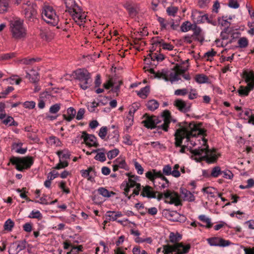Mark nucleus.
Masks as SVG:
<instances>
[{
    "label": "nucleus",
    "instance_id": "72a5a7b5",
    "mask_svg": "<svg viewBox=\"0 0 254 254\" xmlns=\"http://www.w3.org/2000/svg\"><path fill=\"white\" fill-rule=\"evenodd\" d=\"M146 105L148 110L153 111L158 108L159 104L157 101L151 100L148 101Z\"/></svg>",
    "mask_w": 254,
    "mask_h": 254
},
{
    "label": "nucleus",
    "instance_id": "79ce46f5",
    "mask_svg": "<svg viewBox=\"0 0 254 254\" xmlns=\"http://www.w3.org/2000/svg\"><path fill=\"white\" fill-rule=\"evenodd\" d=\"M227 17L223 16L222 18L218 17V24L221 25L222 26L225 27V28H230V22L228 21L227 19H224V18Z\"/></svg>",
    "mask_w": 254,
    "mask_h": 254
},
{
    "label": "nucleus",
    "instance_id": "864d4df0",
    "mask_svg": "<svg viewBox=\"0 0 254 254\" xmlns=\"http://www.w3.org/2000/svg\"><path fill=\"white\" fill-rule=\"evenodd\" d=\"M105 216L106 217V219L107 218H109V221H117V218L116 217V215L115 214V211H108L106 213Z\"/></svg>",
    "mask_w": 254,
    "mask_h": 254
},
{
    "label": "nucleus",
    "instance_id": "69168bd1",
    "mask_svg": "<svg viewBox=\"0 0 254 254\" xmlns=\"http://www.w3.org/2000/svg\"><path fill=\"white\" fill-rule=\"evenodd\" d=\"M188 93V90L186 88H183L175 90L174 94L177 96H185Z\"/></svg>",
    "mask_w": 254,
    "mask_h": 254
},
{
    "label": "nucleus",
    "instance_id": "0eeeda50",
    "mask_svg": "<svg viewBox=\"0 0 254 254\" xmlns=\"http://www.w3.org/2000/svg\"><path fill=\"white\" fill-rule=\"evenodd\" d=\"M66 12H68L72 17L75 22L81 25L85 22L86 15L82 12L81 8L78 5L76 1L74 4H71L69 8H66Z\"/></svg>",
    "mask_w": 254,
    "mask_h": 254
},
{
    "label": "nucleus",
    "instance_id": "c756f323",
    "mask_svg": "<svg viewBox=\"0 0 254 254\" xmlns=\"http://www.w3.org/2000/svg\"><path fill=\"white\" fill-rule=\"evenodd\" d=\"M181 193L184 195V199L186 200L192 201L195 199L193 194L186 189L182 190Z\"/></svg>",
    "mask_w": 254,
    "mask_h": 254
},
{
    "label": "nucleus",
    "instance_id": "20e7f679",
    "mask_svg": "<svg viewBox=\"0 0 254 254\" xmlns=\"http://www.w3.org/2000/svg\"><path fill=\"white\" fill-rule=\"evenodd\" d=\"M10 163L15 166V168L19 171L29 169L34 163V158L32 156L17 157L12 156L10 158Z\"/></svg>",
    "mask_w": 254,
    "mask_h": 254
},
{
    "label": "nucleus",
    "instance_id": "ea45409f",
    "mask_svg": "<svg viewBox=\"0 0 254 254\" xmlns=\"http://www.w3.org/2000/svg\"><path fill=\"white\" fill-rule=\"evenodd\" d=\"M193 25L191 24L189 21H186L184 22L181 26V30L182 32H186L190 30H192L193 27Z\"/></svg>",
    "mask_w": 254,
    "mask_h": 254
},
{
    "label": "nucleus",
    "instance_id": "2f4dec72",
    "mask_svg": "<svg viewBox=\"0 0 254 254\" xmlns=\"http://www.w3.org/2000/svg\"><path fill=\"white\" fill-rule=\"evenodd\" d=\"M41 60L40 58H23L19 61L20 64L25 65H30L33 63L39 62Z\"/></svg>",
    "mask_w": 254,
    "mask_h": 254
},
{
    "label": "nucleus",
    "instance_id": "7c9ffc66",
    "mask_svg": "<svg viewBox=\"0 0 254 254\" xmlns=\"http://www.w3.org/2000/svg\"><path fill=\"white\" fill-rule=\"evenodd\" d=\"M194 16L196 17V21L198 23H204L208 19V14H203L202 12H198L194 13Z\"/></svg>",
    "mask_w": 254,
    "mask_h": 254
},
{
    "label": "nucleus",
    "instance_id": "4c0bfd02",
    "mask_svg": "<svg viewBox=\"0 0 254 254\" xmlns=\"http://www.w3.org/2000/svg\"><path fill=\"white\" fill-rule=\"evenodd\" d=\"M221 174V168L218 166L213 167L210 172V175L213 178H218Z\"/></svg>",
    "mask_w": 254,
    "mask_h": 254
},
{
    "label": "nucleus",
    "instance_id": "a878e982",
    "mask_svg": "<svg viewBox=\"0 0 254 254\" xmlns=\"http://www.w3.org/2000/svg\"><path fill=\"white\" fill-rule=\"evenodd\" d=\"M59 160L66 161L70 158V153L68 149L59 150L57 152Z\"/></svg>",
    "mask_w": 254,
    "mask_h": 254
},
{
    "label": "nucleus",
    "instance_id": "680f3d73",
    "mask_svg": "<svg viewBox=\"0 0 254 254\" xmlns=\"http://www.w3.org/2000/svg\"><path fill=\"white\" fill-rule=\"evenodd\" d=\"M223 177L225 179H231L233 177V174L228 170H222V174Z\"/></svg>",
    "mask_w": 254,
    "mask_h": 254
},
{
    "label": "nucleus",
    "instance_id": "aec40b11",
    "mask_svg": "<svg viewBox=\"0 0 254 254\" xmlns=\"http://www.w3.org/2000/svg\"><path fill=\"white\" fill-rule=\"evenodd\" d=\"M174 105L181 112L187 113L190 110V106L188 105L184 100L177 99L174 102Z\"/></svg>",
    "mask_w": 254,
    "mask_h": 254
},
{
    "label": "nucleus",
    "instance_id": "09e8293b",
    "mask_svg": "<svg viewBox=\"0 0 254 254\" xmlns=\"http://www.w3.org/2000/svg\"><path fill=\"white\" fill-rule=\"evenodd\" d=\"M119 153V150L118 149H114L108 151L107 153V157L111 160L115 158Z\"/></svg>",
    "mask_w": 254,
    "mask_h": 254
},
{
    "label": "nucleus",
    "instance_id": "f8f14e48",
    "mask_svg": "<svg viewBox=\"0 0 254 254\" xmlns=\"http://www.w3.org/2000/svg\"><path fill=\"white\" fill-rule=\"evenodd\" d=\"M206 241L210 246L226 247L229 246L231 242L219 237H212L207 238Z\"/></svg>",
    "mask_w": 254,
    "mask_h": 254
},
{
    "label": "nucleus",
    "instance_id": "8fccbe9b",
    "mask_svg": "<svg viewBox=\"0 0 254 254\" xmlns=\"http://www.w3.org/2000/svg\"><path fill=\"white\" fill-rule=\"evenodd\" d=\"M68 165V163L67 161H64L59 160V162L58 163L56 166L54 168L55 170H60L61 169H63Z\"/></svg>",
    "mask_w": 254,
    "mask_h": 254
},
{
    "label": "nucleus",
    "instance_id": "423d86ee",
    "mask_svg": "<svg viewBox=\"0 0 254 254\" xmlns=\"http://www.w3.org/2000/svg\"><path fill=\"white\" fill-rule=\"evenodd\" d=\"M75 78L79 80V86L83 90L88 89L91 83V74L84 69H78L74 71Z\"/></svg>",
    "mask_w": 254,
    "mask_h": 254
},
{
    "label": "nucleus",
    "instance_id": "58836bf2",
    "mask_svg": "<svg viewBox=\"0 0 254 254\" xmlns=\"http://www.w3.org/2000/svg\"><path fill=\"white\" fill-rule=\"evenodd\" d=\"M99 105V103H97L96 101H93L92 102H88L86 104V106L90 112H95L96 108Z\"/></svg>",
    "mask_w": 254,
    "mask_h": 254
},
{
    "label": "nucleus",
    "instance_id": "bb28decb",
    "mask_svg": "<svg viewBox=\"0 0 254 254\" xmlns=\"http://www.w3.org/2000/svg\"><path fill=\"white\" fill-rule=\"evenodd\" d=\"M244 112V115L249 119L248 123L254 125V114L253 113L252 110L250 109H247L245 111H243L240 113V116H242Z\"/></svg>",
    "mask_w": 254,
    "mask_h": 254
},
{
    "label": "nucleus",
    "instance_id": "f3484780",
    "mask_svg": "<svg viewBox=\"0 0 254 254\" xmlns=\"http://www.w3.org/2000/svg\"><path fill=\"white\" fill-rule=\"evenodd\" d=\"M26 248V241H23L18 243H12L8 250L9 254H17Z\"/></svg>",
    "mask_w": 254,
    "mask_h": 254
},
{
    "label": "nucleus",
    "instance_id": "393cba45",
    "mask_svg": "<svg viewBox=\"0 0 254 254\" xmlns=\"http://www.w3.org/2000/svg\"><path fill=\"white\" fill-rule=\"evenodd\" d=\"M26 78L30 79V81L33 83H37L39 80V75L35 70H32L31 73H26Z\"/></svg>",
    "mask_w": 254,
    "mask_h": 254
},
{
    "label": "nucleus",
    "instance_id": "603ef678",
    "mask_svg": "<svg viewBox=\"0 0 254 254\" xmlns=\"http://www.w3.org/2000/svg\"><path fill=\"white\" fill-rule=\"evenodd\" d=\"M238 43L240 48H245L248 45V40L246 37H242L239 39Z\"/></svg>",
    "mask_w": 254,
    "mask_h": 254
},
{
    "label": "nucleus",
    "instance_id": "338daca9",
    "mask_svg": "<svg viewBox=\"0 0 254 254\" xmlns=\"http://www.w3.org/2000/svg\"><path fill=\"white\" fill-rule=\"evenodd\" d=\"M180 166L179 165L177 164H175L173 167V170L172 171V176L174 177L178 178L180 176V173L178 169Z\"/></svg>",
    "mask_w": 254,
    "mask_h": 254
},
{
    "label": "nucleus",
    "instance_id": "b1692460",
    "mask_svg": "<svg viewBox=\"0 0 254 254\" xmlns=\"http://www.w3.org/2000/svg\"><path fill=\"white\" fill-rule=\"evenodd\" d=\"M76 113V110L73 107H69L67 109V115H63V118L67 122H70L74 118Z\"/></svg>",
    "mask_w": 254,
    "mask_h": 254
},
{
    "label": "nucleus",
    "instance_id": "dca6fc26",
    "mask_svg": "<svg viewBox=\"0 0 254 254\" xmlns=\"http://www.w3.org/2000/svg\"><path fill=\"white\" fill-rule=\"evenodd\" d=\"M36 4H32L28 5L27 8L24 9L25 17L29 21L34 22L36 19L37 11Z\"/></svg>",
    "mask_w": 254,
    "mask_h": 254
},
{
    "label": "nucleus",
    "instance_id": "49530a36",
    "mask_svg": "<svg viewBox=\"0 0 254 254\" xmlns=\"http://www.w3.org/2000/svg\"><path fill=\"white\" fill-rule=\"evenodd\" d=\"M41 37L43 39L48 40L52 38V34L48 29L42 30Z\"/></svg>",
    "mask_w": 254,
    "mask_h": 254
},
{
    "label": "nucleus",
    "instance_id": "6e6552de",
    "mask_svg": "<svg viewBox=\"0 0 254 254\" xmlns=\"http://www.w3.org/2000/svg\"><path fill=\"white\" fill-rule=\"evenodd\" d=\"M143 118L144 120L142 121V124L146 128L150 129L156 128V131L155 132L162 133V129L160 128L159 127L161 126L160 124L161 123V121L158 117L155 116H150L146 113L143 116Z\"/></svg>",
    "mask_w": 254,
    "mask_h": 254
},
{
    "label": "nucleus",
    "instance_id": "de8ad7c7",
    "mask_svg": "<svg viewBox=\"0 0 254 254\" xmlns=\"http://www.w3.org/2000/svg\"><path fill=\"white\" fill-rule=\"evenodd\" d=\"M14 222L12 221L10 219H8L7 220L4 224V229L5 230H7L8 231H10L12 230V228L14 226Z\"/></svg>",
    "mask_w": 254,
    "mask_h": 254
},
{
    "label": "nucleus",
    "instance_id": "a19ab883",
    "mask_svg": "<svg viewBox=\"0 0 254 254\" xmlns=\"http://www.w3.org/2000/svg\"><path fill=\"white\" fill-rule=\"evenodd\" d=\"M8 0H0V13H3L7 10Z\"/></svg>",
    "mask_w": 254,
    "mask_h": 254
},
{
    "label": "nucleus",
    "instance_id": "cd10ccee",
    "mask_svg": "<svg viewBox=\"0 0 254 254\" xmlns=\"http://www.w3.org/2000/svg\"><path fill=\"white\" fill-rule=\"evenodd\" d=\"M182 236L179 233H174L171 232L169 235V240L170 242L173 244H176V243H180L179 241L182 239Z\"/></svg>",
    "mask_w": 254,
    "mask_h": 254
},
{
    "label": "nucleus",
    "instance_id": "bf43d9fd",
    "mask_svg": "<svg viewBox=\"0 0 254 254\" xmlns=\"http://www.w3.org/2000/svg\"><path fill=\"white\" fill-rule=\"evenodd\" d=\"M5 108V105L4 103L0 102V120L3 119L6 116Z\"/></svg>",
    "mask_w": 254,
    "mask_h": 254
},
{
    "label": "nucleus",
    "instance_id": "774afa93",
    "mask_svg": "<svg viewBox=\"0 0 254 254\" xmlns=\"http://www.w3.org/2000/svg\"><path fill=\"white\" fill-rule=\"evenodd\" d=\"M134 167L139 175H142L143 173V168L141 165L136 161L134 162Z\"/></svg>",
    "mask_w": 254,
    "mask_h": 254
},
{
    "label": "nucleus",
    "instance_id": "37998d69",
    "mask_svg": "<svg viewBox=\"0 0 254 254\" xmlns=\"http://www.w3.org/2000/svg\"><path fill=\"white\" fill-rule=\"evenodd\" d=\"M239 96H247L249 95L250 91V90L246 88L245 86H240L238 90Z\"/></svg>",
    "mask_w": 254,
    "mask_h": 254
},
{
    "label": "nucleus",
    "instance_id": "39448f33",
    "mask_svg": "<svg viewBox=\"0 0 254 254\" xmlns=\"http://www.w3.org/2000/svg\"><path fill=\"white\" fill-rule=\"evenodd\" d=\"M191 246L190 244H185L183 242L176 243L173 245H165L163 246V249L167 254H188Z\"/></svg>",
    "mask_w": 254,
    "mask_h": 254
},
{
    "label": "nucleus",
    "instance_id": "a18cd8bd",
    "mask_svg": "<svg viewBox=\"0 0 254 254\" xmlns=\"http://www.w3.org/2000/svg\"><path fill=\"white\" fill-rule=\"evenodd\" d=\"M106 151H100L94 157L96 160L99 161L101 162H105L106 160L105 152Z\"/></svg>",
    "mask_w": 254,
    "mask_h": 254
},
{
    "label": "nucleus",
    "instance_id": "f704fd0d",
    "mask_svg": "<svg viewBox=\"0 0 254 254\" xmlns=\"http://www.w3.org/2000/svg\"><path fill=\"white\" fill-rule=\"evenodd\" d=\"M149 93V87L145 86L141 88L137 92V95L139 96L142 99H145Z\"/></svg>",
    "mask_w": 254,
    "mask_h": 254
},
{
    "label": "nucleus",
    "instance_id": "3c124183",
    "mask_svg": "<svg viewBox=\"0 0 254 254\" xmlns=\"http://www.w3.org/2000/svg\"><path fill=\"white\" fill-rule=\"evenodd\" d=\"M138 179H128V182L124 181L123 183L122 184L121 187L123 188L124 186V184H127V185L129 186L130 187L134 188L135 186H137L138 183H137L136 181Z\"/></svg>",
    "mask_w": 254,
    "mask_h": 254
},
{
    "label": "nucleus",
    "instance_id": "052dcab7",
    "mask_svg": "<svg viewBox=\"0 0 254 254\" xmlns=\"http://www.w3.org/2000/svg\"><path fill=\"white\" fill-rule=\"evenodd\" d=\"M107 127H102L99 130L98 133L99 136L102 139H104L105 138L107 134Z\"/></svg>",
    "mask_w": 254,
    "mask_h": 254
},
{
    "label": "nucleus",
    "instance_id": "4468645a",
    "mask_svg": "<svg viewBox=\"0 0 254 254\" xmlns=\"http://www.w3.org/2000/svg\"><path fill=\"white\" fill-rule=\"evenodd\" d=\"M146 177L150 181L155 183V180L157 178H160L162 181H164L167 185L169 184V181L163 174L161 171H157L156 169H152L145 173Z\"/></svg>",
    "mask_w": 254,
    "mask_h": 254
},
{
    "label": "nucleus",
    "instance_id": "6e6d98bb",
    "mask_svg": "<svg viewBox=\"0 0 254 254\" xmlns=\"http://www.w3.org/2000/svg\"><path fill=\"white\" fill-rule=\"evenodd\" d=\"M61 106V104L59 103L53 105L49 109V112L51 114L57 113L60 111Z\"/></svg>",
    "mask_w": 254,
    "mask_h": 254
},
{
    "label": "nucleus",
    "instance_id": "ddd939ff",
    "mask_svg": "<svg viewBox=\"0 0 254 254\" xmlns=\"http://www.w3.org/2000/svg\"><path fill=\"white\" fill-rule=\"evenodd\" d=\"M185 69L182 68L180 65L177 64L172 70L170 71L169 74L167 75L168 77V81H171V83H173L181 79L180 75L185 73Z\"/></svg>",
    "mask_w": 254,
    "mask_h": 254
},
{
    "label": "nucleus",
    "instance_id": "13d9d810",
    "mask_svg": "<svg viewBox=\"0 0 254 254\" xmlns=\"http://www.w3.org/2000/svg\"><path fill=\"white\" fill-rule=\"evenodd\" d=\"M163 174H164L166 176L172 175V168L169 165H165L163 167Z\"/></svg>",
    "mask_w": 254,
    "mask_h": 254
},
{
    "label": "nucleus",
    "instance_id": "412c9836",
    "mask_svg": "<svg viewBox=\"0 0 254 254\" xmlns=\"http://www.w3.org/2000/svg\"><path fill=\"white\" fill-rule=\"evenodd\" d=\"M157 191L153 190V188L149 186H146L143 187L141 192V195L143 197H146L148 198H156Z\"/></svg>",
    "mask_w": 254,
    "mask_h": 254
},
{
    "label": "nucleus",
    "instance_id": "0e129e2a",
    "mask_svg": "<svg viewBox=\"0 0 254 254\" xmlns=\"http://www.w3.org/2000/svg\"><path fill=\"white\" fill-rule=\"evenodd\" d=\"M178 8L177 7L170 6L167 8V12L169 15L175 16L178 11Z\"/></svg>",
    "mask_w": 254,
    "mask_h": 254
},
{
    "label": "nucleus",
    "instance_id": "4d7b16f0",
    "mask_svg": "<svg viewBox=\"0 0 254 254\" xmlns=\"http://www.w3.org/2000/svg\"><path fill=\"white\" fill-rule=\"evenodd\" d=\"M30 218H37L39 219H41L42 218V215L40 213V212L38 210L34 211L33 210L30 214L29 216Z\"/></svg>",
    "mask_w": 254,
    "mask_h": 254
},
{
    "label": "nucleus",
    "instance_id": "2eb2a0df",
    "mask_svg": "<svg viewBox=\"0 0 254 254\" xmlns=\"http://www.w3.org/2000/svg\"><path fill=\"white\" fill-rule=\"evenodd\" d=\"M81 138L83 139L84 142L89 147L99 146V143L97 142V138L94 135L87 133L85 131H82Z\"/></svg>",
    "mask_w": 254,
    "mask_h": 254
},
{
    "label": "nucleus",
    "instance_id": "7ed1b4c3",
    "mask_svg": "<svg viewBox=\"0 0 254 254\" xmlns=\"http://www.w3.org/2000/svg\"><path fill=\"white\" fill-rule=\"evenodd\" d=\"M10 29L12 38L16 40L24 39L27 35V28L23 20L16 18L10 22Z\"/></svg>",
    "mask_w": 254,
    "mask_h": 254
},
{
    "label": "nucleus",
    "instance_id": "4be33fe9",
    "mask_svg": "<svg viewBox=\"0 0 254 254\" xmlns=\"http://www.w3.org/2000/svg\"><path fill=\"white\" fill-rule=\"evenodd\" d=\"M192 30L193 31V34L191 36L194 37L195 40L202 43L204 40V38L201 29L194 24Z\"/></svg>",
    "mask_w": 254,
    "mask_h": 254
},
{
    "label": "nucleus",
    "instance_id": "6ab92c4d",
    "mask_svg": "<svg viewBox=\"0 0 254 254\" xmlns=\"http://www.w3.org/2000/svg\"><path fill=\"white\" fill-rule=\"evenodd\" d=\"M162 118L163 119V123L161 124V126H159L160 128H162V130L165 131H168L171 120V116L170 111L165 110L163 112Z\"/></svg>",
    "mask_w": 254,
    "mask_h": 254
},
{
    "label": "nucleus",
    "instance_id": "a211bd4d",
    "mask_svg": "<svg viewBox=\"0 0 254 254\" xmlns=\"http://www.w3.org/2000/svg\"><path fill=\"white\" fill-rule=\"evenodd\" d=\"M80 173L82 177L86 178L90 182H93L95 177L96 176L94 167H89L86 170H82Z\"/></svg>",
    "mask_w": 254,
    "mask_h": 254
},
{
    "label": "nucleus",
    "instance_id": "9b49d317",
    "mask_svg": "<svg viewBox=\"0 0 254 254\" xmlns=\"http://www.w3.org/2000/svg\"><path fill=\"white\" fill-rule=\"evenodd\" d=\"M124 7L127 10L129 16L131 18H135L140 11L139 4L133 0L125 1Z\"/></svg>",
    "mask_w": 254,
    "mask_h": 254
},
{
    "label": "nucleus",
    "instance_id": "9d476101",
    "mask_svg": "<svg viewBox=\"0 0 254 254\" xmlns=\"http://www.w3.org/2000/svg\"><path fill=\"white\" fill-rule=\"evenodd\" d=\"M42 16L47 23L53 26H56L59 23V16L52 6H45L42 12Z\"/></svg>",
    "mask_w": 254,
    "mask_h": 254
},
{
    "label": "nucleus",
    "instance_id": "5701e85b",
    "mask_svg": "<svg viewBox=\"0 0 254 254\" xmlns=\"http://www.w3.org/2000/svg\"><path fill=\"white\" fill-rule=\"evenodd\" d=\"M166 217L172 221H178V218L180 214L176 211H170V209L165 210Z\"/></svg>",
    "mask_w": 254,
    "mask_h": 254
},
{
    "label": "nucleus",
    "instance_id": "1a4fd4ad",
    "mask_svg": "<svg viewBox=\"0 0 254 254\" xmlns=\"http://www.w3.org/2000/svg\"><path fill=\"white\" fill-rule=\"evenodd\" d=\"M163 197L165 199V202L166 203L174 204L175 206L182 205V204L179 194L174 191L168 190L164 193L159 192L158 195L156 196L158 200H161Z\"/></svg>",
    "mask_w": 254,
    "mask_h": 254
},
{
    "label": "nucleus",
    "instance_id": "f257e3e1",
    "mask_svg": "<svg viewBox=\"0 0 254 254\" xmlns=\"http://www.w3.org/2000/svg\"><path fill=\"white\" fill-rule=\"evenodd\" d=\"M180 128L176 130L175 133V145L176 147H180L181 148L180 152L184 153L185 149L188 148L187 145H183V140L187 139V142H190L193 146L195 145V142L191 140V137H196L198 135L202 136H206V130L205 128H201V124L198 125L191 122L188 124L186 122H184L179 124Z\"/></svg>",
    "mask_w": 254,
    "mask_h": 254
},
{
    "label": "nucleus",
    "instance_id": "e433bc0d",
    "mask_svg": "<svg viewBox=\"0 0 254 254\" xmlns=\"http://www.w3.org/2000/svg\"><path fill=\"white\" fill-rule=\"evenodd\" d=\"M230 36H232V30L231 28H224L221 32L220 36L223 40H228Z\"/></svg>",
    "mask_w": 254,
    "mask_h": 254
},
{
    "label": "nucleus",
    "instance_id": "473e14b6",
    "mask_svg": "<svg viewBox=\"0 0 254 254\" xmlns=\"http://www.w3.org/2000/svg\"><path fill=\"white\" fill-rule=\"evenodd\" d=\"M208 77L203 74H197L195 76V80L198 83H205L208 82Z\"/></svg>",
    "mask_w": 254,
    "mask_h": 254
},
{
    "label": "nucleus",
    "instance_id": "5fc2aeb1",
    "mask_svg": "<svg viewBox=\"0 0 254 254\" xmlns=\"http://www.w3.org/2000/svg\"><path fill=\"white\" fill-rule=\"evenodd\" d=\"M115 162L120 168L126 169L127 167L125 159L118 158Z\"/></svg>",
    "mask_w": 254,
    "mask_h": 254
},
{
    "label": "nucleus",
    "instance_id": "c9c22d12",
    "mask_svg": "<svg viewBox=\"0 0 254 254\" xmlns=\"http://www.w3.org/2000/svg\"><path fill=\"white\" fill-rule=\"evenodd\" d=\"M198 219L206 224V227L207 228H210L212 226V223L211 222V219L207 217L205 215H200L198 217Z\"/></svg>",
    "mask_w": 254,
    "mask_h": 254
},
{
    "label": "nucleus",
    "instance_id": "c03bdc74",
    "mask_svg": "<svg viewBox=\"0 0 254 254\" xmlns=\"http://www.w3.org/2000/svg\"><path fill=\"white\" fill-rule=\"evenodd\" d=\"M48 143L51 145H56L59 146L61 144V141L60 139L55 136H51L49 138Z\"/></svg>",
    "mask_w": 254,
    "mask_h": 254
},
{
    "label": "nucleus",
    "instance_id": "e2e57ef3",
    "mask_svg": "<svg viewBox=\"0 0 254 254\" xmlns=\"http://www.w3.org/2000/svg\"><path fill=\"white\" fill-rule=\"evenodd\" d=\"M244 76L246 80H253L254 81V72L253 71L250 72L245 71L244 73Z\"/></svg>",
    "mask_w": 254,
    "mask_h": 254
},
{
    "label": "nucleus",
    "instance_id": "c85d7f7f",
    "mask_svg": "<svg viewBox=\"0 0 254 254\" xmlns=\"http://www.w3.org/2000/svg\"><path fill=\"white\" fill-rule=\"evenodd\" d=\"M97 191L99 194L106 197H110L112 196V195L115 194L114 192L112 191H110L103 187H100L98 188Z\"/></svg>",
    "mask_w": 254,
    "mask_h": 254
},
{
    "label": "nucleus",
    "instance_id": "f03ea898",
    "mask_svg": "<svg viewBox=\"0 0 254 254\" xmlns=\"http://www.w3.org/2000/svg\"><path fill=\"white\" fill-rule=\"evenodd\" d=\"M202 140L203 141L204 147H199L198 149L190 150V153L195 157L194 159L197 162L205 161L208 164H213L216 162L220 154L217 153L214 149L209 150L207 144V140L203 136Z\"/></svg>",
    "mask_w": 254,
    "mask_h": 254
}]
</instances>
